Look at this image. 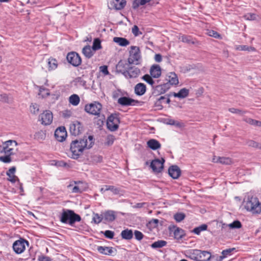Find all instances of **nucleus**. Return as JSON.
Instances as JSON below:
<instances>
[{"label": "nucleus", "instance_id": "obj_1", "mask_svg": "<svg viewBox=\"0 0 261 261\" xmlns=\"http://www.w3.org/2000/svg\"><path fill=\"white\" fill-rule=\"evenodd\" d=\"M94 144L92 136L84 137L83 139L73 141L70 144V151L72 153L71 158L77 159L83 153L85 149L91 148Z\"/></svg>", "mask_w": 261, "mask_h": 261}, {"label": "nucleus", "instance_id": "obj_2", "mask_svg": "<svg viewBox=\"0 0 261 261\" xmlns=\"http://www.w3.org/2000/svg\"><path fill=\"white\" fill-rule=\"evenodd\" d=\"M187 256L196 261H208L211 257V254L207 251L193 249L187 252Z\"/></svg>", "mask_w": 261, "mask_h": 261}, {"label": "nucleus", "instance_id": "obj_3", "mask_svg": "<svg viewBox=\"0 0 261 261\" xmlns=\"http://www.w3.org/2000/svg\"><path fill=\"white\" fill-rule=\"evenodd\" d=\"M81 220V217L76 214L70 210L63 209L60 217V221L64 223H69L72 225L75 222H80Z\"/></svg>", "mask_w": 261, "mask_h": 261}, {"label": "nucleus", "instance_id": "obj_4", "mask_svg": "<svg viewBox=\"0 0 261 261\" xmlns=\"http://www.w3.org/2000/svg\"><path fill=\"white\" fill-rule=\"evenodd\" d=\"M245 208L252 214H259L261 212V203L257 197L248 196L245 202Z\"/></svg>", "mask_w": 261, "mask_h": 261}, {"label": "nucleus", "instance_id": "obj_5", "mask_svg": "<svg viewBox=\"0 0 261 261\" xmlns=\"http://www.w3.org/2000/svg\"><path fill=\"white\" fill-rule=\"evenodd\" d=\"M141 58L140 51L139 47L132 46L129 50V56L128 58V63L132 64L138 65Z\"/></svg>", "mask_w": 261, "mask_h": 261}, {"label": "nucleus", "instance_id": "obj_6", "mask_svg": "<svg viewBox=\"0 0 261 261\" xmlns=\"http://www.w3.org/2000/svg\"><path fill=\"white\" fill-rule=\"evenodd\" d=\"M101 109L102 105L96 101L87 104L85 107V111L87 113L93 115H99Z\"/></svg>", "mask_w": 261, "mask_h": 261}, {"label": "nucleus", "instance_id": "obj_7", "mask_svg": "<svg viewBox=\"0 0 261 261\" xmlns=\"http://www.w3.org/2000/svg\"><path fill=\"white\" fill-rule=\"evenodd\" d=\"M120 123L119 119L117 114H112L108 118L107 125L111 131L116 130Z\"/></svg>", "mask_w": 261, "mask_h": 261}, {"label": "nucleus", "instance_id": "obj_8", "mask_svg": "<svg viewBox=\"0 0 261 261\" xmlns=\"http://www.w3.org/2000/svg\"><path fill=\"white\" fill-rule=\"evenodd\" d=\"M53 114L50 111L46 110L41 113L39 116V120L41 124L44 125H48L53 121Z\"/></svg>", "mask_w": 261, "mask_h": 261}, {"label": "nucleus", "instance_id": "obj_9", "mask_svg": "<svg viewBox=\"0 0 261 261\" xmlns=\"http://www.w3.org/2000/svg\"><path fill=\"white\" fill-rule=\"evenodd\" d=\"M68 62L74 66H79L82 62V59L79 55L75 52H70L67 55Z\"/></svg>", "mask_w": 261, "mask_h": 261}, {"label": "nucleus", "instance_id": "obj_10", "mask_svg": "<svg viewBox=\"0 0 261 261\" xmlns=\"http://www.w3.org/2000/svg\"><path fill=\"white\" fill-rule=\"evenodd\" d=\"M84 131L83 126L81 122L74 121L70 125V132L73 136H78Z\"/></svg>", "mask_w": 261, "mask_h": 261}, {"label": "nucleus", "instance_id": "obj_11", "mask_svg": "<svg viewBox=\"0 0 261 261\" xmlns=\"http://www.w3.org/2000/svg\"><path fill=\"white\" fill-rule=\"evenodd\" d=\"M25 244L28 245V242L23 239L16 241L13 245L14 251L17 254L21 253L25 249Z\"/></svg>", "mask_w": 261, "mask_h": 261}, {"label": "nucleus", "instance_id": "obj_12", "mask_svg": "<svg viewBox=\"0 0 261 261\" xmlns=\"http://www.w3.org/2000/svg\"><path fill=\"white\" fill-rule=\"evenodd\" d=\"M164 159H155L152 161L150 164V167L154 172L159 173L161 172L164 168Z\"/></svg>", "mask_w": 261, "mask_h": 261}, {"label": "nucleus", "instance_id": "obj_13", "mask_svg": "<svg viewBox=\"0 0 261 261\" xmlns=\"http://www.w3.org/2000/svg\"><path fill=\"white\" fill-rule=\"evenodd\" d=\"M125 5V0H112L109 7L111 9L121 10Z\"/></svg>", "mask_w": 261, "mask_h": 261}, {"label": "nucleus", "instance_id": "obj_14", "mask_svg": "<svg viewBox=\"0 0 261 261\" xmlns=\"http://www.w3.org/2000/svg\"><path fill=\"white\" fill-rule=\"evenodd\" d=\"M125 73V77L127 78H136L138 77L140 74L141 72L140 69L135 66L129 67L128 70Z\"/></svg>", "mask_w": 261, "mask_h": 261}, {"label": "nucleus", "instance_id": "obj_15", "mask_svg": "<svg viewBox=\"0 0 261 261\" xmlns=\"http://www.w3.org/2000/svg\"><path fill=\"white\" fill-rule=\"evenodd\" d=\"M67 136V132L64 127L58 128L55 132V137L59 142H62L65 140Z\"/></svg>", "mask_w": 261, "mask_h": 261}, {"label": "nucleus", "instance_id": "obj_16", "mask_svg": "<svg viewBox=\"0 0 261 261\" xmlns=\"http://www.w3.org/2000/svg\"><path fill=\"white\" fill-rule=\"evenodd\" d=\"M168 173L169 175L173 178L177 179L179 177L181 172L179 168L177 166L174 165L169 168Z\"/></svg>", "mask_w": 261, "mask_h": 261}, {"label": "nucleus", "instance_id": "obj_17", "mask_svg": "<svg viewBox=\"0 0 261 261\" xmlns=\"http://www.w3.org/2000/svg\"><path fill=\"white\" fill-rule=\"evenodd\" d=\"M151 76L153 78H158L161 75V69L159 65L154 64L151 66L149 71Z\"/></svg>", "mask_w": 261, "mask_h": 261}, {"label": "nucleus", "instance_id": "obj_18", "mask_svg": "<svg viewBox=\"0 0 261 261\" xmlns=\"http://www.w3.org/2000/svg\"><path fill=\"white\" fill-rule=\"evenodd\" d=\"M130 64L124 63L122 61L118 62L116 66V70L117 72L122 73L125 76V72L128 70Z\"/></svg>", "mask_w": 261, "mask_h": 261}, {"label": "nucleus", "instance_id": "obj_19", "mask_svg": "<svg viewBox=\"0 0 261 261\" xmlns=\"http://www.w3.org/2000/svg\"><path fill=\"white\" fill-rule=\"evenodd\" d=\"M135 102L134 99L127 97H121L118 99V102L122 106H133Z\"/></svg>", "mask_w": 261, "mask_h": 261}, {"label": "nucleus", "instance_id": "obj_20", "mask_svg": "<svg viewBox=\"0 0 261 261\" xmlns=\"http://www.w3.org/2000/svg\"><path fill=\"white\" fill-rule=\"evenodd\" d=\"M146 91V87L143 83H138L135 87V92L137 95H143Z\"/></svg>", "mask_w": 261, "mask_h": 261}, {"label": "nucleus", "instance_id": "obj_21", "mask_svg": "<svg viewBox=\"0 0 261 261\" xmlns=\"http://www.w3.org/2000/svg\"><path fill=\"white\" fill-rule=\"evenodd\" d=\"M15 171L16 168L12 167L6 173L7 175L9 177L8 180L12 183H14L17 180H18V177L14 175Z\"/></svg>", "mask_w": 261, "mask_h": 261}, {"label": "nucleus", "instance_id": "obj_22", "mask_svg": "<svg viewBox=\"0 0 261 261\" xmlns=\"http://www.w3.org/2000/svg\"><path fill=\"white\" fill-rule=\"evenodd\" d=\"M147 146L152 150H156L161 147L160 142L154 139H151L147 142Z\"/></svg>", "mask_w": 261, "mask_h": 261}, {"label": "nucleus", "instance_id": "obj_23", "mask_svg": "<svg viewBox=\"0 0 261 261\" xmlns=\"http://www.w3.org/2000/svg\"><path fill=\"white\" fill-rule=\"evenodd\" d=\"M167 83L169 85H177L178 84V79L176 74L174 72L169 73V75L166 78Z\"/></svg>", "mask_w": 261, "mask_h": 261}, {"label": "nucleus", "instance_id": "obj_24", "mask_svg": "<svg viewBox=\"0 0 261 261\" xmlns=\"http://www.w3.org/2000/svg\"><path fill=\"white\" fill-rule=\"evenodd\" d=\"M94 51L90 45L85 46L82 49V53L87 58H90L93 55Z\"/></svg>", "mask_w": 261, "mask_h": 261}, {"label": "nucleus", "instance_id": "obj_25", "mask_svg": "<svg viewBox=\"0 0 261 261\" xmlns=\"http://www.w3.org/2000/svg\"><path fill=\"white\" fill-rule=\"evenodd\" d=\"M97 250L100 253L105 255H111L113 252V248L110 247L98 246Z\"/></svg>", "mask_w": 261, "mask_h": 261}, {"label": "nucleus", "instance_id": "obj_26", "mask_svg": "<svg viewBox=\"0 0 261 261\" xmlns=\"http://www.w3.org/2000/svg\"><path fill=\"white\" fill-rule=\"evenodd\" d=\"M121 236L122 239L129 240L133 238V232L130 229H126L123 230L121 232Z\"/></svg>", "mask_w": 261, "mask_h": 261}, {"label": "nucleus", "instance_id": "obj_27", "mask_svg": "<svg viewBox=\"0 0 261 261\" xmlns=\"http://www.w3.org/2000/svg\"><path fill=\"white\" fill-rule=\"evenodd\" d=\"M103 218L106 221L112 222L116 218L115 212L113 211H107L104 213Z\"/></svg>", "mask_w": 261, "mask_h": 261}, {"label": "nucleus", "instance_id": "obj_28", "mask_svg": "<svg viewBox=\"0 0 261 261\" xmlns=\"http://www.w3.org/2000/svg\"><path fill=\"white\" fill-rule=\"evenodd\" d=\"M113 41L121 46H126L129 44V42L125 38L115 37Z\"/></svg>", "mask_w": 261, "mask_h": 261}, {"label": "nucleus", "instance_id": "obj_29", "mask_svg": "<svg viewBox=\"0 0 261 261\" xmlns=\"http://www.w3.org/2000/svg\"><path fill=\"white\" fill-rule=\"evenodd\" d=\"M189 90L186 88H182L178 93H174L173 96L175 97L184 98L189 95Z\"/></svg>", "mask_w": 261, "mask_h": 261}, {"label": "nucleus", "instance_id": "obj_30", "mask_svg": "<svg viewBox=\"0 0 261 261\" xmlns=\"http://www.w3.org/2000/svg\"><path fill=\"white\" fill-rule=\"evenodd\" d=\"M13 144H14L15 146H16L17 145V143L15 140H10L8 141H6L4 143V147L3 148V150L1 151V152H4V151H7V150H9L10 149L9 146H12Z\"/></svg>", "mask_w": 261, "mask_h": 261}, {"label": "nucleus", "instance_id": "obj_31", "mask_svg": "<svg viewBox=\"0 0 261 261\" xmlns=\"http://www.w3.org/2000/svg\"><path fill=\"white\" fill-rule=\"evenodd\" d=\"M48 70L56 69L58 67V62L54 58H49L48 60Z\"/></svg>", "mask_w": 261, "mask_h": 261}, {"label": "nucleus", "instance_id": "obj_32", "mask_svg": "<svg viewBox=\"0 0 261 261\" xmlns=\"http://www.w3.org/2000/svg\"><path fill=\"white\" fill-rule=\"evenodd\" d=\"M178 39L185 43H187L188 44H194L195 43V42L193 40L192 38L190 36H187V35H181L179 36Z\"/></svg>", "mask_w": 261, "mask_h": 261}, {"label": "nucleus", "instance_id": "obj_33", "mask_svg": "<svg viewBox=\"0 0 261 261\" xmlns=\"http://www.w3.org/2000/svg\"><path fill=\"white\" fill-rule=\"evenodd\" d=\"M80 101V97L76 94H72L69 98V101L70 103L74 106H77Z\"/></svg>", "mask_w": 261, "mask_h": 261}, {"label": "nucleus", "instance_id": "obj_34", "mask_svg": "<svg viewBox=\"0 0 261 261\" xmlns=\"http://www.w3.org/2000/svg\"><path fill=\"white\" fill-rule=\"evenodd\" d=\"M170 88V85L168 83L156 87V90L161 93H165Z\"/></svg>", "mask_w": 261, "mask_h": 261}, {"label": "nucleus", "instance_id": "obj_35", "mask_svg": "<svg viewBox=\"0 0 261 261\" xmlns=\"http://www.w3.org/2000/svg\"><path fill=\"white\" fill-rule=\"evenodd\" d=\"M184 236V231L182 229L176 227L174 230V238L177 240L181 239Z\"/></svg>", "mask_w": 261, "mask_h": 261}, {"label": "nucleus", "instance_id": "obj_36", "mask_svg": "<svg viewBox=\"0 0 261 261\" xmlns=\"http://www.w3.org/2000/svg\"><path fill=\"white\" fill-rule=\"evenodd\" d=\"M207 228V225L206 224H202L201 225L195 227L192 232L197 235H199L202 231L206 230Z\"/></svg>", "mask_w": 261, "mask_h": 261}, {"label": "nucleus", "instance_id": "obj_37", "mask_svg": "<svg viewBox=\"0 0 261 261\" xmlns=\"http://www.w3.org/2000/svg\"><path fill=\"white\" fill-rule=\"evenodd\" d=\"M167 244V242L163 240H159L152 243L151 245L153 248H162Z\"/></svg>", "mask_w": 261, "mask_h": 261}, {"label": "nucleus", "instance_id": "obj_38", "mask_svg": "<svg viewBox=\"0 0 261 261\" xmlns=\"http://www.w3.org/2000/svg\"><path fill=\"white\" fill-rule=\"evenodd\" d=\"M246 144L250 147L261 149V144H259L251 140H247L246 141Z\"/></svg>", "mask_w": 261, "mask_h": 261}, {"label": "nucleus", "instance_id": "obj_39", "mask_svg": "<svg viewBox=\"0 0 261 261\" xmlns=\"http://www.w3.org/2000/svg\"><path fill=\"white\" fill-rule=\"evenodd\" d=\"M235 249L234 248H229L226 250H224L222 252V255L220 256L219 260H222L224 258L227 256V255H230L232 251H233Z\"/></svg>", "mask_w": 261, "mask_h": 261}, {"label": "nucleus", "instance_id": "obj_40", "mask_svg": "<svg viewBox=\"0 0 261 261\" xmlns=\"http://www.w3.org/2000/svg\"><path fill=\"white\" fill-rule=\"evenodd\" d=\"M92 48L94 51L97 50L101 48V42L99 39L96 38L94 40Z\"/></svg>", "mask_w": 261, "mask_h": 261}, {"label": "nucleus", "instance_id": "obj_41", "mask_svg": "<svg viewBox=\"0 0 261 261\" xmlns=\"http://www.w3.org/2000/svg\"><path fill=\"white\" fill-rule=\"evenodd\" d=\"M247 123L254 126L261 127V121L248 118L244 120Z\"/></svg>", "mask_w": 261, "mask_h": 261}, {"label": "nucleus", "instance_id": "obj_42", "mask_svg": "<svg viewBox=\"0 0 261 261\" xmlns=\"http://www.w3.org/2000/svg\"><path fill=\"white\" fill-rule=\"evenodd\" d=\"M34 137L35 139L38 140H44L46 137L45 131L40 130L35 133Z\"/></svg>", "mask_w": 261, "mask_h": 261}, {"label": "nucleus", "instance_id": "obj_43", "mask_svg": "<svg viewBox=\"0 0 261 261\" xmlns=\"http://www.w3.org/2000/svg\"><path fill=\"white\" fill-rule=\"evenodd\" d=\"M106 190L107 191H111L114 194H118L120 193V189L116 188L113 186H105Z\"/></svg>", "mask_w": 261, "mask_h": 261}, {"label": "nucleus", "instance_id": "obj_44", "mask_svg": "<svg viewBox=\"0 0 261 261\" xmlns=\"http://www.w3.org/2000/svg\"><path fill=\"white\" fill-rule=\"evenodd\" d=\"M227 226L231 229L240 228L242 227V224L240 221L236 220L232 223L228 224Z\"/></svg>", "mask_w": 261, "mask_h": 261}, {"label": "nucleus", "instance_id": "obj_45", "mask_svg": "<svg viewBox=\"0 0 261 261\" xmlns=\"http://www.w3.org/2000/svg\"><path fill=\"white\" fill-rule=\"evenodd\" d=\"M152 77L151 76V75H150L149 74H145L142 76V79L151 86H153V84H154V81L153 80Z\"/></svg>", "mask_w": 261, "mask_h": 261}, {"label": "nucleus", "instance_id": "obj_46", "mask_svg": "<svg viewBox=\"0 0 261 261\" xmlns=\"http://www.w3.org/2000/svg\"><path fill=\"white\" fill-rule=\"evenodd\" d=\"M186 217V215L183 213H177L174 215V218L177 222L182 221Z\"/></svg>", "mask_w": 261, "mask_h": 261}, {"label": "nucleus", "instance_id": "obj_47", "mask_svg": "<svg viewBox=\"0 0 261 261\" xmlns=\"http://www.w3.org/2000/svg\"><path fill=\"white\" fill-rule=\"evenodd\" d=\"M219 160V163L223 165H230L232 163L231 159L229 158L220 157Z\"/></svg>", "mask_w": 261, "mask_h": 261}, {"label": "nucleus", "instance_id": "obj_48", "mask_svg": "<svg viewBox=\"0 0 261 261\" xmlns=\"http://www.w3.org/2000/svg\"><path fill=\"white\" fill-rule=\"evenodd\" d=\"M30 112L34 114H37L39 110V107L36 103H32L30 107Z\"/></svg>", "mask_w": 261, "mask_h": 261}, {"label": "nucleus", "instance_id": "obj_49", "mask_svg": "<svg viewBox=\"0 0 261 261\" xmlns=\"http://www.w3.org/2000/svg\"><path fill=\"white\" fill-rule=\"evenodd\" d=\"M39 95H41L42 97H45L48 96L49 95L48 89L44 88H40Z\"/></svg>", "mask_w": 261, "mask_h": 261}, {"label": "nucleus", "instance_id": "obj_50", "mask_svg": "<svg viewBox=\"0 0 261 261\" xmlns=\"http://www.w3.org/2000/svg\"><path fill=\"white\" fill-rule=\"evenodd\" d=\"M67 188L70 190L72 193H81L82 192V190L80 189L79 186H74L72 187V184H70L67 186Z\"/></svg>", "mask_w": 261, "mask_h": 261}, {"label": "nucleus", "instance_id": "obj_51", "mask_svg": "<svg viewBox=\"0 0 261 261\" xmlns=\"http://www.w3.org/2000/svg\"><path fill=\"white\" fill-rule=\"evenodd\" d=\"M228 111L232 113H235L240 115H242L246 113L245 111H243L242 110L235 109L233 108H229Z\"/></svg>", "mask_w": 261, "mask_h": 261}, {"label": "nucleus", "instance_id": "obj_52", "mask_svg": "<svg viewBox=\"0 0 261 261\" xmlns=\"http://www.w3.org/2000/svg\"><path fill=\"white\" fill-rule=\"evenodd\" d=\"M103 217L98 214H94L93 217V221L95 223L98 224L102 221Z\"/></svg>", "mask_w": 261, "mask_h": 261}, {"label": "nucleus", "instance_id": "obj_53", "mask_svg": "<svg viewBox=\"0 0 261 261\" xmlns=\"http://www.w3.org/2000/svg\"><path fill=\"white\" fill-rule=\"evenodd\" d=\"M134 235L136 239L138 241L141 240L144 237L143 234L141 231L138 230H135L134 231Z\"/></svg>", "mask_w": 261, "mask_h": 261}, {"label": "nucleus", "instance_id": "obj_54", "mask_svg": "<svg viewBox=\"0 0 261 261\" xmlns=\"http://www.w3.org/2000/svg\"><path fill=\"white\" fill-rule=\"evenodd\" d=\"M207 34L210 36L213 37L215 38H219L221 37L219 34H218L217 32L213 30H210L207 32Z\"/></svg>", "mask_w": 261, "mask_h": 261}, {"label": "nucleus", "instance_id": "obj_55", "mask_svg": "<svg viewBox=\"0 0 261 261\" xmlns=\"http://www.w3.org/2000/svg\"><path fill=\"white\" fill-rule=\"evenodd\" d=\"M106 140V144L108 145H111L114 143L115 138L112 135H109L107 136Z\"/></svg>", "mask_w": 261, "mask_h": 261}, {"label": "nucleus", "instance_id": "obj_56", "mask_svg": "<svg viewBox=\"0 0 261 261\" xmlns=\"http://www.w3.org/2000/svg\"><path fill=\"white\" fill-rule=\"evenodd\" d=\"M0 161L5 163H9L11 162V158L8 155L0 156Z\"/></svg>", "mask_w": 261, "mask_h": 261}, {"label": "nucleus", "instance_id": "obj_57", "mask_svg": "<svg viewBox=\"0 0 261 261\" xmlns=\"http://www.w3.org/2000/svg\"><path fill=\"white\" fill-rule=\"evenodd\" d=\"M38 261H51L52 259L48 256L44 255H40L38 257Z\"/></svg>", "mask_w": 261, "mask_h": 261}, {"label": "nucleus", "instance_id": "obj_58", "mask_svg": "<svg viewBox=\"0 0 261 261\" xmlns=\"http://www.w3.org/2000/svg\"><path fill=\"white\" fill-rule=\"evenodd\" d=\"M0 100L5 102L9 103L10 102L11 99L7 94H4L0 95Z\"/></svg>", "mask_w": 261, "mask_h": 261}, {"label": "nucleus", "instance_id": "obj_59", "mask_svg": "<svg viewBox=\"0 0 261 261\" xmlns=\"http://www.w3.org/2000/svg\"><path fill=\"white\" fill-rule=\"evenodd\" d=\"M104 234L106 238L112 239L114 237V232L111 230H106Z\"/></svg>", "mask_w": 261, "mask_h": 261}, {"label": "nucleus", "instance_id": "obj_60", "mask_svg": "<svg viewBox=\"0 0 261 261\" xmlns=\"http://www.w3.org/2000/svg\"><path fill=\"white\" fill-rule=\"evenodd\" d=\"M132 33L135 36H137L141 34V33L139 32L138 27L136 25H134L132 28Z\"/></svg>", "mask_w": 261, "mask_h": 261}, {"label": "nucleus", "instance_id": "obj_61", "mask_svg": "<svg viewBox=\"0 0 261 261\" xmlns=\"http://www.w3.org/2000/svg\"><path fill=\"white\" fill-rule=\"evenodd\" d=\"M100 71L105 75L109 74V72L107 66H102L100 67Z\"/></svg>", "mask_w": 261, "mask_h": 261}, {"label": "nucleus", "instance_id": "obj_62", "mask_svg": "<svg viewBox=\"0 0 261 261\" xmlns=\"http://www.w3.org/2000/svg\"><path fill=\"white\" fill-rule=\"evenodd\" d=\"M159 221L157 219H152L149 222V224L153 225L154 227H155L158 225V224L159 223Z\"/></svg>", "mask_w": 261, "mask_h": 261}, {"label": "nucleus", "instance_id": "obj_63", "mask_svg": "<svg viewBox=\"0 0 261 261\" xmlns=\"http://www.w3.org/2000/svg\"><path fill=\"white\" fill-rule=\"evenodd\" d=\"M237 49L239 50H247V49H249V46L247 45H239L237 47Z\"/></svg>", "mask_w": 261, "mask_h": 261}, {"label": "nucleus", "instance_id": "obj_64", "mask_svg": "<svg viewBox=\"0 0 261 261\" xmlns=\"http://www.w3.org/2000/svg\"><path fill=\"white\" fill-rule=\"evenodd\" d=\"M155 61L157 62L162 61V57L160 54H156L154 57Z\"/></svg>", "mask_w": 261, "mask_h": 261}]
</instances>
